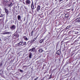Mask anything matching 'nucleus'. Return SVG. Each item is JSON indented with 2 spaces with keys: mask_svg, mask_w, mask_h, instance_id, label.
Here are the masks:
<instances>
[{
  "mask_svg": "<svg viewBox=\"0 0 80 80\" xmlns=\"http://www.w3.org/2000/svg\"><path fill=\"white\" fill-rule=\"evenodd\" d=\"M76 22H80V18H77L75 20Z\"/></svg>",
  "mask_w": 80,
  "mask_h": 80,
  "instance_id": "8",
  "label": "nucleus"
},
{
  "mask_svg": "<svg viewBox=\"0 0 80 80\" xmlns=\"http://www.w3.org/2000/svg\"><path fill=\"white\" fill-rule=\"evenodd\" d=\"M68 14H66L65 15V18H68Z\"/></svg>",
  "mask_w": 80,
  "mask_h": 80,
  "instance_id": "10",
  "label": "nucleus"
},
{
  "mask_svg": "<svg viewBox=\"0 0 80 80\" xmlns=\"http://www.w3.org/2000/svg\"><path fill=\"white\" fill-rule=\"evenodd\" d=\"M37 38V37L36 38H34L32 40V41H33V42H35V40H36V38Z\"/></svg>",
  "mask_w": 80,
  "mask_h": 80,
  "instance_id": "23",
  "label": "nucleus"
},
{
  "mask_svg": "<svg viewBox=\"0 0 80 80\" xmlns=\"http://www.w3.org/2000/svg\"><path fill=\"white\" fill-rule=\"evenodd\" d=\"M18 20H19V21L21 20V16H20V15L18 16Z\"/></svg>",
  "mask_w": 80,
  "mask_h": 80,
  "instance_id": "9",
  "label": "nucleus"
},
{
  "mask_svg": "<svg viewBox=\"0 0 80 80\" xmlns=\"http://www.w3.org/2000/svg\"><path fill=\"white\" fill-rule=\"evenodd\" d=\"M10 0H4V2L5 3H8L10 2Z\"/></svg>",
  "mask_w": 80,
  "mask_h": 80,
  "instance_id": "11",
  "label": "nucleus"
},
{
  "mask_svg": "<svg viewBox=\"0 0 80 80\" xmlns=\"http://www.w3.org/2000/svg\"><path fill=\"white\" fill-rule=\"evenodd\" d=\"M25 2L26 5H29L31 4V1L30 0H26Z\"/></svg>",
  "mask_w": 80,
  "mask_h": 80,
  "instance_id": "1",
  "label": "nucleus"
},
{
  "mask_svg": "<svg viewBox=\"0 0 80 80\" xmlns=\"http://www.w3.org/2000/svg\"><path fill=\"white\" fill-rule=\"evenodd\" d=\"M26 37H27L26 36H24L23 38L24 39H25H25L26 38H27Z\"/></svg>",
  "mask_w": 80,
  "mask_h": 80,
  "instance_id": "28",
  "label": "nucleus"
},
{
  "mask_svg": "<svg viewBox=\"0 0 80 80\" xmlns=\"http://www.w3.org/2000/svg\"><path fill=\"white\" fill-rule=\"evenodd\" d=\"M30 42V41H29L28 42Z\"/></svg>",
  "mask_w": 80,
  "mask_h": 80,
  "instance_id": "43",
  "label": "nucleus"
},
{
  "mask_svg": "<svg viewBox=\"0 0 80 80\" xmlns=\"http://www.w3.org/2000/svg\"><path fill=\"white\" fill-rule=\"evenodd\" d=\"M29 51H30L31 52H35V48H33L32 49H30Z\"/></svg>",
  "mask_w": 80,
  "mask_h": 80,
  "instance_id": "6",
  "label": "nucleus"
},
{
  "mask_svg": "<svg viewBox=\"0 0 80 80\" xmlns=\"http://www.w3.org/2000/svg\"><path fill=\"white\" fill-rule=\"evenodd\" d=\"M38 51L39 53H42V52H43V50L41 48L39 49L38 50Z\"/></svg>",
  "mask_w": 80,
  "mask_h": 80,
  "instance_id": "13",
  "label": "nucleus"
},
{
  "mask_svg": "<svg viewBox=\"0 0 80 80\" xmlns=\"http://www.w3.org/2000/svg\"><path fill=\"white\" fill-rule=\"evenodd\" d=\"M36 6V7H35V8H36V6Z\"/></svg>",
  "mask_w": 80,
  "mask_h": 80,
  "instance_id": "39",
  "label": "nucleus"
},
{
  "mask_svg": "<svg viewBox=\"0 0 80 80\" xmlns=\"http://www.w3.org/2000/svg\"><path fill=\"white\" fill-rule=\"evenodd\" d=\"M37 10L38 11H39L40 10V6L38 5L37 6Z\"/></svg>",
  "mask_w": 80,
  "mask_h": 80,
  "instance_id": "5",
  "label": "nucleus"
},
{
  "mask_svg": "<svg viewBox=\"0 0 80 80\" xmlns=\"http://www.w3.org/2000/svg\"><path fill=\"white\" fill-rule=\"evenodd\" d=\"M3 17V14H1V15L0 16V17Z\"/></svg>",
  "mask_w": 80,
  "mask_h": 80,
  "instance_id": "27",
  "label": "nucleus"
},
{
  "mask_svg": "<svg viewBox=\"0 0 80 80\" xmlns=\"http://www.w3.org/2000/svg\"><path fill=\"white\" fill-rule=\"evenodd\" d=\"M17 37V35H14L13 36V37Z\"/></svg>",
  "mask_w": 80,
  "mask_h": 80,
  "instance_id": "30",
  "label": "nucleus"
},
{
  "mask_svg": "<svg viewBox=\"0 0 80 80\" xmlns=\"http://www.w3.org/2000/svg\"><path fill=\"white\" fill-rule=\"evenodd\" d=\"M36 5H37V3L36 2L34 3V5H35V6H36Z\"/></svg>",
  "mask_w": 80,
  "mask_h": 80,
  "instance_id": "32",
  "label": "nucleus"
},
{
  "mask_svg": "<svg viewBox=\"0 0 80 80\" xmlns=\"http://www.w3.org/2000/svg\"><path fill=\"white\" fill-rule=\"evenodd\" d=\"M25 40H28V38H25Z\"/></svg>",
  "mask_w": 80,
  "mask_h": 80,
  "instance_id": "29",
  "label": "nucleus"
},
{
  "mask_svg": "<svg viewBox=\"0 0 80 80\" xmlns=\"http://www.w3.org/2000/svg\"><path fill=\"white\" fill-rule=\"evenodd\" d=\"M33 34V30H32L31 33V36H32Z\"/></svg>",
  "mask_w": 80,
  "mask_h": 80,
  "instance_id": "21",
  "label": "nucleus"
},
{
  "mask_svg": "<svg viewBox=\"0 0 80 80\" xmlns=\"http://www.w3.org/2000/svg\"><path fill=\"white\" fill-rule=\"evenodd\" d=\"M32 53H30L29 54V58H32Z\"/></svg>",
  "mask_w": 80,
  "mask_h": 80,
  "instance_id": "17",
  "label": "nucleus"
},
{
  "mask_svg": "<svg viewBox=\"0 0 80 80\" xmlns=\"http://www.w3.org/2000/svg\"><path fill=\"white\" fill-rule=\"evenodd\" d=\"M72 32L73 33H74V34H78V32H77V31H72Z\"/></svg>",
  "mask_w": 80,
  "mask_h": 80,
  "instance_id": "12",
  "label": "nucleus"
},
{
  "mask_svg": "<svg viewBox=\"0 0 80 80\" xmlns=\"http://www.w3.org/2000/svg\"><path fill=\"white\" fill-rule=\"evenodd\" d=\"M44 41V39H42L40 41L39 43H42V42H43Z\"/></svg>",
  "mask_w": 80,
  "mask_h": 80,
  "instance_id": "16",
  "label": "nucleus"
},
{
  "mask_svg": "<svg viewBox=\"0 0 80 80\" xmlns=\"http://www.w3.org/2000/svg\"><path fill=\"white\" fill-rule=\"evenodd\" d=\"M55 1H57V0H55Z\"/></svg>",
  "mask_w": 80,
  "mask_h": 80,
  "instance_id": "37",
  "label": "nucleus"
},
{
  "mask_svg": "<svg viewBox=\"0 0 80 80\" xmlns=\"http://www.w3.org/2000/svg\"><path fill=\"white\" fill-rule=\"evenodd\" d=\"M0 40H1V39H0Z\"/></svg>",
  "mask_w": 80,
  "mask_h": 80,
  "instance_id": "41",
  "label": "nucleus"
},
{
  "mask_svg": "<svg viewBox=\"0 0 80 80\" xmlns=\"http://www.w3.org/2000/svg\"><path fill=\"white\" fill-rule=\"evenodd\" d=\"M41 80H42V79H41Z\"/></svg>",
  "mask_w": 80,
  "mask_h": 80,
  "instance_id": "42",
  "label": "nucleus"
},
{
  "mask_svg": "<svg viewBox=\"0 0 80 80\" xmlns=\"http://www.w3.org/2000/svg\"><path fill=\"white\" fill-rule=\"evenodd\" d=\"M12 5H13V4H12V3H11L10 4L8 5V7H12Z\"/></svg>",
  "mask_w": 80,
  "mask_h": 80,
  "instance_id": "19",
  "label": "nucleus"
},
{
  "mask_svg": "<svg viewBox=\"0 0 80 80\" xmlns=\"http://www.w3.org/2000/svg\"><path fill=\"white\" fill-rule=\"evenodd\" d=\"M20 72H23V70H20Z\"/></svg>",
  "mask_w": 80,
  "mask_h": 80,
  "instance_id": "26",
  "label": "nucleus"
},
{
  "mask_svg": "<svg viewBox=\"0 0 80 80\" xmlns=\"http://www.w3.org/2000/svg\"><path fill=\"white\" fill-rule=\"evenodd\" d=\"M1 10V9H0V11Z\"/></svg>",
  "mask_w": 80,
  "mask_h": 80,
  "instance_id": "40",
  "label": "nucleus"
},
{
  "mask_svg": "<svg viewBox=\"0 0 80 80\" xmlns=\"http://www.w3.org/2000/svg\"><path fill=\"white\" fill-rule=\"evenodd\" d=\"M26 43V42H23V45H22L23 46V45H27Z\"/></svg>",
  "mask_w": 80,
  "mask_h": 80,
  "instance_id": "22",
  "label": "nucleus"
},
{
  "mask_svg": "<svg viewBox=\"0 0 80 80\" xmlns=\"http://www.w3.org/2000/svg\"><path fill=\"white\" fill-rule=\"evenodd\" d=\"M3 64L2 63V62H1L0 64V67H2V65Z\"/></svg>",
  "mask_w": 80,
  "mask_h": 80,
  "instance_id": "25",
  "label": "nucleus"
},
{
  "mask_svg": "<svg viewBox=\"0 0 80 80\" xmlns=\"http://www.w3.org/2000/svg\"><path fill=\"white\" fill-rule=\"evenodd\" d=\"M23 43V42H20L19 43H18L17 45H22V44Z\"/></svg>",
  "mask_w": 80,
  "mask_h": 80,
  "instance_id": "14",
  "label": "nucleus"
},
{
  "mask_svg": "<svg viewBox=\"0 0 80 80\" xmlns=\"http://www.w3.org/2000/svg\"><path fill=\"white\" fill-rule=\"evenodd\" d=\"M2 20H3L2 19H0V21H1Z\"/></svg>",
  "mask_w": 80,
  "mask_h": 80,
  "instance_id": "36",
  "label": "nucleus"
},
{
  "mask_svg": "<svg viewBox=\"0 0 80 80\" xmlns=\"http://www.w3.org/2000/svg\"><path fill=\"white\" fill-rule=\"evenodd\" d=\"M11 33V32H6L4 33H3V35H6V34H10Z\"/></svg>",
  "mask_w": 80,
  "mask_h": 80,
  "instance_id": "7",
  "label": "nucleus"
},
{
  "mask_svg": "<svg viewBox=\"0 0 80 80\" xmlns=\"http://www.w3.org/2000/svg\"><path fill=\"white\" fill-rule=\"evenodd\" d=\"M69 28H71V26L70 25L68 26H67L66 28V29H68Z\"/></svg>",
  "mask_w": 80,
  "mask_h": 80,
  "instance_id": "18",
  "label": "nucleus"
},
{
  "mask_svg": "<svg viewBox=\"0 0 80 80\" xmlns=\"http://www.w3.org/2000/svg\"><path fill=\"white\" fill-rule=\"evenodd\" d=\"M57 54L58 55H60V50H58L57 52H56Z\"/></svg>",
  "mask_w": 80,
  "mask_h": 80,
  "instance_id": "15",
  "label": "nucleus"
},
{
  "mask_svg": "<svg viewBox=\"0 0 80 80\" xmlns=\"http://www.w3.org/2000/svg\"><path fill=\"white\" fill-rule=\"evenodd\" d=\"M51 78H50V77L49 78V79H51Z\"/></svg>",
  "mask_w": 80,
  "mask_h": 80,
  "instance_id": "35",
  "label": "nucleus"
},
{
  "mask_svg": "<svg viewBox=\"0 0 80 80\" xmlns=\"http://www.w3.org/2000/svg\"><path fill=\"white\" fill-rule=\"evenodd\" d=\"M23 3L25 5H26V3L25 2H23Z\"/></svg>",
  "mask_w": 80,
  "mask_h": 80,
  "instance_id": "31",
  "label": "nucleus"
},
{
  "mask_svg": "<svg viewBox=\"0 0 80 80\" xmlns=\"http://www.w3.org/2000/svg\"><path fill=\"white\" fill-rule=\"evenodd\" d=\"M49 33H50V32H49Z\"/></svg>",
  "mask_w": 80,
  "mask_h": 80,
  "instance_id": "44",
  "label": "nucleus"
},
{
  "mask_svg": "<svg viewBox=\"0 0 80 80\" xmlns=\"http://www.w3.org/2000/svg\"><path fill=\"white\" fill-rule=\"evenodd\" d=\"M62 1H63V0H59V2H62Z\"/></svg>",
  "mask_w": 80,
  "mask_h": 80,
  "instance_id": "34",
  "label": "nucleus"
},
{
  "mask_svg": "<svg viewBox=\"0 0 80 80\" xmlns=\"http://www.w3.org/2000/svg\"><path fill=\"white\" fill-rule=\"evenodd\" d=\"M3 71L2 70H0V74H3Z\"/></svg>",
  "mask_w": 80,
  "mask_h": 80,
  "instance_id": "20",
  "label": "nucleus"
},
{
  "mask_svg": "<svg viewBox=\"0 0 80 80\" xmlns=\"http://www.w3.org/2000/svg\"><path fill=\"white\" fill-rule=\"evenodd\" d=\"M4 10H5L6 13L8 15V12H9L8 10V9H7L6 8H4Z\"/></svg>",
  "mask_w": 80,
  "mask_h": 80,
  "instance_id": "4",
  "label": "nucleus"
},
{
  "mask_svg": "<svg viewBox=\"0 0 80 80\" xmlns=\"http://www.w3.org/2000/svg\"><path fill=\"white\" fill-rule=\"evenodd\" d=\"M32 42H33V40H31L30 41V43H32Z\"/></svg>",
  "mask_w": 80,
  "mask_h": 80,
  "instance_id": "24",
  "label": "nucleus"
},
{
  "mask_svg": "<svg viewBox=\"0 0 80 80\" xmlns=\"http://www.w3.org/2000/svg\"><path fill=\"white\" fill-rule=\"evenodd\" d=\"M10 28L12 30H15V28H16V26L14 25H12L10 27Z\"/></svg>",
  "mask_w": 80,
  "mask_h": 80,
  "instance_id": "3",
  "label": "nucleus"
},
{
  "mask_svg": "<svg viewBox=\"0 0 80 80\" xmlns=\"http://www.w3.org/2000/svg\"><path fill=\"white\" fill-rule=\"evenodd\" d=\"M49 77L51 78H52V74L50 75Z\"/></svg>",
  "mask_w": 80,
  "mask_h": 80,
  "instance_id": "33",
  "label": "nucleus"
},
{
  "mask_svg": "<svg viewBox=\"0 0 80 80\" xmlns=\"http://www.w3.org/2000/svg\"><path fill=\"white\" fill-rule=\"evenodd\" d=\"M14 38H16V37H14Z\"/></svg>",
  "mask_w": 80,
  "mask_h": 80,
  "instance_id": "38",
  "label": "nucleus"
},
{
  "mask_svg": "<svg viewBox=\"0 0 80 80\" xmlns=\"http://www.w3.org/2000/svg\"><path fill=\"white\" fill-rule=\"evenodd\" d=\"M35 7V5H34V3L33 1H32L31 4V8L32 10H34Z\"/></svg>",
  "mask_w": 80,
  "mask_h": 80,
  "instance_id": "2",
  "label": "nucleus"
}]
</instances>
